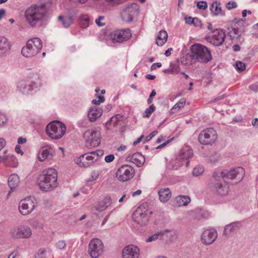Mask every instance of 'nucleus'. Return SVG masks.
Returning <instances> with one entry per match:
<instances>
[{"instance_id":"f257e3e1","label":"nucleus","mask_w":258,"mask_h":258,"mask_svg":"<svg viewBox=\"0 0 258 258\" xmlns=\"http://www.w3.org/2000/svg\"><path fill=\"white\" fill-rule=\"evenodd\" d=\"M245 174V170L241 167H237L229 171L224 170L220 173V176L214 175L211 179L210 186L214 191L218 195L224 196L228 192L229 186L225 183H223L222 178L230 179L234 180L237 184L242 180Z\"/></svg>"},{"instance_id":"f03ea898","label":"nucleus","mask_w":258,"mask_h":258,"mask_svg":"<svg viewBox=\"0 0 258 258\" xmlns=\"http://www.w3.org/2000/svg\"><path fill=\"white\" fill-rule=\"evenodd\" d=\"M47 12L45 4L32 5L25 11L26 21L32 27L40 26L46 19Z\"/></svg>"},{"instance_id":"7ed1b4c3","label":"nucleus","mask_w":258,"mask_h":258,"mask_svg":"<svg viewBox=\"0 0 258 258\" xmlns=\"http://www.w3.org/2000/svg\"><path fill=\"white\" fill-rule=\"evenodd\" d=\"M57 179V173L55 169H45L37 178L38 185L42 191H51L58 186Z\"/></svg>"},{"instance_id":"20e7f679","label":"nucleus","mask_w":258,"mask_h":258,"mask_svg":"<svg viewBox=\"0 0 258 258\" xmlns=\"http://www.w3.org/2000/svg\"><path fill=\"white\" fill-rule=\"evenodd\" d=\"M190 50L191 58L195 61L208 63L212 59L210 50L204 45L196 43L191 46Z\"/></svg>"},{"instance_id":"39448f33","label":"nucleus","mask_w":258,"mask_h":258,"mask_svg":"<svg viewBox=\"0 0 258 258\" xmlns=\"http://www.w3.org/2000/svg\"><path fill=\"white\" fill-rule=\"evenodd\" d=\"M46 132L52 139L58 140L62 137L66 132V127L61 122L57 120L50 122L46 127Z\"/></svg>"},{"instance_id":"423d86ee","label":"nucleus","mask_w":258,"mask_h":258,"mask_svg":"<svg viewBox=\"0 0 258 258\" xmlns=\"http://www.w3.org/2000/svg\"><path fill=\"white\" fill-rule=\"evenodd\" d=\"M152 214V212L148 210V204L144 203L134 212L133 218L138 224L145 226L148 223L150 215Z\"/></svg>"},{"instance_id":"0eeeda50","label":"nucleus","mask_w":258,"mask_h":258,"mask_svg":"<svg viewBox=\"0 0 258 258\" xmlns=\"http://www.w3.org/2000/svg\"><path fill=\"white\" fill-rule=\"evenodd\" d=\"M42 47L41 40L38 37L29 40L26 46H24L21 50L22 54L26 57H31L36 55Z\"/></svg>"},{"instance_id":"6e6552de","label":"nucleus","mask_w":258,"mask_h":258,"mask_svg":"<svg viewBox=\"0 0 258 258\" xmlns=\"http://www.w3.org/2000/svg\"><path fill=\"white\" fill-rule=\"evenodd\" d=\"M217 132L213 128H208L201 132L198 137L199 143L204 145L213 144L217 139Z\"/></svg>"},{"instance_id":"1a4fd4ad","label":"nucleus","mask_w":258,"mask_h":258,"mask_svg":"<svg viewBox=\"0 0 258 258\" xmlns=\"http://www.w3.org/2000/svg\"><path fill=\"white\" fill-rule=\"evenodd\" d=\"M104 251L102 241L98 238L92 239L89 244L88 252L93 258H98Z\"/></svg>"},{"instance_id":"9d476101","label":"nucleus","mask_w":258,"mask_h":258,"mask_svg":"<svg viewBox=\"0 0 258 258\" xmlns=\"http://www.w3.org/2000/svg\"><path fill=\"white\" fill-rule=\"evenodd\" d=\"M100 133L99 131L89 130L84 134L87 147H96L100 144Z\"/></svg>"},{"instance_id":"9b49d317","label":"nucleus","mask_w":258,"mask_h":258,"mask_svg":"<svg viewBox=\"0 0 258 258\" xmlns=\"http://www.w3.org/2000/svg\"><path fill=\"white\" fill-rule=\"evenodd\" d=\"M233 22L234 24L229 32V36L231 40L236 39L238 41H240L241 35L244 31V21L242 19H235Z\"/></svg>"},{"instance_id":"f8f14e48","label":"nucleus","mask_w":258,"mask_h":258,"mask_svg":"<svg viewBox=\"0 0 258 258\" xmlns=\"http://www.w3.org/2000/svg\"><path fill=\"white\" fill-rule=\"evenodd\" d=\"M135 174V170L131 166L123 165L118 168L116 172L117 178L121 181H126L132 178Z\"/></svg>"},{"instance_id":"ddd939ff","label":"nucleus","mask_w":258,"mask_h":258,"mask_svg":"<svg viewBox=\"0 0 258 258\" xmlns=\"http://www.w3.org/2000/svg\"><path fill=\"white\" fill-rule=\"evenodd\" d=\"M139 10V6L136 4H131L125 6L120 12L122 20L126 22L133 21V16Z\"/></svg>"},{"instance_id":"4468645a","label":"nucleus","mask_w":258,"mask_h":258,"mask_svg":"<svg viewBox=\"0 0 258 258\" xmlns=\"http://www.w3.org/2000/svg\"><path fill=\"white\" fill-rule=\"evenodd\" d=\"M212 33H214L211 36H206V39L207 41L214 46H218L221 45L224 41L225 34L222 29H215Z\"/></svg>"},{"instance_id":"2eb2a0df","label":"nucleus","mask_w":258,"mask_h":258,"mask_svg":"<svg viewBox=\"0 0 258 258\" xmlns=\"http://www.w3.org/2000/svg\"><path fill=\"white\" fill-rule=\"evenodd\" d=\"M10 234L16 238H29L32 235V231L28 227L20 226L12 229Z\"/></svg>"},{"instance_id":"dca6fc26","label":"nucleus","mask_w":258,"mask_h":258,"mask_svg":"<svg viewBox=\"0 0 258 258\" xmlns=\"http://www.w3.org/2000/svg\"><path fill=\"white\" fill-rule=\"evenodd\" d=\"M132 36L131 31L129 29L116 31L111 35V38L114 43L122 42L127 40Z\"/></svg>"},{"instance_id":"f3484780","label":"nucleus","mask_w":258,"mask_h":258,"mask_svg":"<svg viewBox=\"0 0 258 258\" xmlns=\"http://www.w3.org/2000/svg\"><path fill=\"white\" fill-rule=\"evenodd\" d=\"M34 202L30 199L22 200L19 203L20 212L23 215H27L34 209Z\"/></svg>"},{"instance_id":"a211bd4d","label":"nucleus","mask_w":258,"mask_h":258,"mask_svg":"<svg viewBox=\"0 0 258 258\" xmlns=\"http://www.w3.org/2000/svg\"><path fill=\"white\" fill-rule=\"evenodd\" d=\"M218 234L217 231L213 229L205 230L201 236L202 242L206 245L212 244L217 239Z\"/></svg>"},{"instance_id":"6ab92c4d","label":"nucleus","mask_w":258,"mask_h":258,"mask_svg":"<svg viewBox=\"0 0 258 258\" xmlns=\"http://www.w3.org/2000/svg\"><path fill=\"white\" fill-rule=\"evenodd\" d=\"M139 255L140 249L134 245H128L123 249L122 258H138Z\"/></svg>"},{"instance_id":"aec40b11","label":"nucleus","mask_w":258,"mask_h":258,"mask_svg":"<svg viewBox=\"0 0 258 258\" xmlns=\"http://www.w3.org/2000/svg\"><path fill=\"white\" fill-rule=\"evenodd\" d=\"M241 227V223L238 221L227 224L225 226L223 235L227 238H229L236 233Z\"/></svg>"},{"instance_id":"412c9836","label":"nucleus","mask_w":258,"mask_h":258,"mask_svg":"<svg viewBox=\"0 0 258 258\" xmlns=\"http://www.w3.org/2000/svg\"><path fill=\"white\" fill-rule=\"evenodd\" d=\"M54 154V151L49 145H46L41 148L38 159L40 161H43L46 159H51Z\"/></svg>"},{"instance_id":"4be33fe9","label":"nucleus","mask_w":258,"mask_h":258,"mask_svg":"<svg viewBox=\"0 0 258 258\" xmlns=\"http://www.w3.org/2000/svg\"><path fill=\"white\" fill-rule=\"evenodd\" d=\"M192 156V150L188 147H186L180 151L177 160L180 162L181 164H183L184 160L191 158Z\"/></svg>"},{"instance_id":"5701e85b","label":"nucleus","mask_w":258,"mask_h":258,"mask_svg":"<svg viewBox=\"0 0 258 258\" xmlns=\"http://www.w3.org/2000/svg\"><path fill=\"white\" fill-rule=\"evenodd\" d=\"M35 83L33 82H25L21 81L19 82L18 85V88L22 93L29 94L32 90L34 89Z\"/></svg>"},{"instance_id":"b1692460","label":"nucleus","mask_w":258,"mask_h":258,"mask_svg":"<svg viewBox=\"0 0 258 258\" xmlns=\"http://www.w3.org/2000/svg\"><path fill=\"white\" fill-rule=\"evenodd\" d=\"M102 113V110L100 108H97L96 107H91L88 113L89 120L91 122H94L99 118Z\"/></svg>"},{"instance_id":"393cba45","label":"nucleus","mask_w":258,"mask_h":258,"mask_svg":"<svg viewBox=\"0 0 258 258\" xmlns=\"http://www.w3.org/2000/svg\"><path fill=\"white\" fill-rule=\"evenodd\" d=\"M111 203V199L110 196H106L104 199L99 202L94 207L96 210L101 212L105 210Z\"/></svg>"},{"instance_id":"a878e982","label":"nucleus","mask_w":258,"mask_h":258,"mask_svg":"<svg viewBox=\"0 0 258 258\" xmlns=\"http://www.w3.org/2000/svg\"><path fill=\"white\" fill-rule=\"evenodd\" d=\"M11 45L8 39L4 37H0V57L7 53L10 49Z\"/></svg>"},{"instance_id":"bb28decb","label":"nucleus","mask_w":258,"mask_h":258,"mask_svg":"<svg viewBox=\"0 0 258 258\" xmlns=\"http://www.w3.org/2000/svg\"><path fill=\"white\" fill-rule=\"evenodd\" d=\"M158 193L159 200L162 203L168 202L171 198V191L169 188H161Z\"/></svg>"},{"instance_id":"cd10ccee","label":"nucleus","mask_w":258,"mask_h":258,"mask_svg":"<svg viewBox=\"0 0 258 258\" xmlns=\"http://www.w3.org/2000/svg\"><path fill=\"white\" fill-rule=\"evenodd\" d=\"M86 155L87 154L82 155L75 160V163L81 167H88L93 164V161H89L86 159L85 155Z\"/></svg>"},{"instance_id":"c85d7f7f","label":"nucleus","mask_w":258,"mask_h":258,"mask_svg":"<svg viewBox=\"0 0 258 258\" xmlns=\"http://www.w3.org/2000/svg\"><path fill=\"white\" fill-rule=\"evenodd\" d=\"M190 202V198L187 196H178L175 199V202L178 207L187 206Z\"/></svg>"},{"instance_id":"c756f323","label":"nucleus","mask_w":258,"mask_h":258,"mask_svg":"<svg viewBox=\"0 0 258 258\" xmlns=\"http://www.w3.org/2000/svg\"><path fill=\"white\" fill-rule=\"evenodd\" d=\"M131 159L133 161V163L135 164L138 167H141L145 161V157L140 153L134 154Z\"/></svg>"},{"instance_id":"7c9ffc66","label":"nucleus","mask_w":258,"mask_h":258,"mask_svg":"<svg viewBox=\"0 0 258 258\" xmlns=\"http://www.w3.org/2000/svg\"><path fill=\"white\" fill-rule=\"evenodd\" d=\"M168 38L167 33L165 30H161L157 36L156 43L158 46H162L166 41Z\"/></svg>"},{"instance_id":"2f4dec72","label":"nucleus","mask_w":258,"mask_h":258,"mask_svg":"<svg viewBox=\"0 0 258 258\" xmlns=\"http://www.w3.org/2000/svg\"><path fill=\"white\" fill-rule=\"evenodd\" d=\"M220 4L219 3H218L217 1L214 2L211 4V6L210 7V10L214 15H224L225 13L222 12L221 8L220 7Z\"/></svg>"},{"instance_id":"473e14b6","label":"nucleus","mask_w":258,"mask_h":258,"mask_svg":"<svg viewBox=\"0 0 258 258\" xmlns=\"http://www.w3.org/2000/svg\"><path fill=\"white\" fill-rule=\"evenodd\" d=\"M19 181V176L16 174H12L9 176L8 183L11 190L15 189L18 186Z\"/></svg>"},{"instance_id":"72a5a7b5","label":"nucleus","mask_w":258,"mask_h":258,"mask_svg":"<svg viewBox=\"0 0 258 258\" xmlns=\"http://www.w3.org/2000/svg\"><path fill=\"white\" fill-rule=\"evenodd\" d=\"M5 165L11 167H17L18 165L17 159L13 155H8Z\"/></svg>"},{"instance_id":"f704fd0d","label":"nucleus","mask_w":258,"mask_h":258,"mask_svg":"<svg viewBox=\"0 0 258 258\" xmlns=\"http://www.w3.org/2000/svg\"><path fill=\"white\" fill-rule=\"evenodd\" d=\"M122 118V116L119 114L110 118L109 120L106 123V127L109 129V127L112 125L113 126H116L118 124V122Z\"/></svg>"},{"instance_id":"c9c22d12","label":"nucleus","mask_w":258,"mask_h":258,"mask_svg":"<svg viewBox=\"0 0 258 258\" xmlns=\"http://www.w3.org/2000/svg\"><path fill=\"white\" fill-rule=\"evenodd\" d=\"M58 20L61 23L62 25L66 28L69 27L73 22L72 16L64 18L62 16H59L58 17Z\"/></svg>"},{"instance_id":"e433bc0d","label":"nucleus","mask_w":258,"mask_h":258,"mask_svg":"<svg viewBox=\"0 0 258 258\" xmlns=\"http://www.w3.org/2000/svg\"><path fill=\"white\" fill-rule=\"evenodd\" d=\"M156 107L154 104L151 105L149 108H147L143 114L144 117L149 118L151 114L155 110Z\"/></svg>"},{"instance_id":"4c0bfd02","label":"nucleus","mask_w":258,"mask_h":258,"mask_svg":"<svg viewBox=\"0 0 258 258\" xmlns=\"http://www.w3.org/2000/svg\"><path fill=\"white\" fill-rule=\"evenodd\" d=\"M164 234V232H157L150 237H149L146 240L147 242H150L153 241H155L159 238V236H161Z\"/></svg>"},{"instance_id":"58836bf2","label":"nucleus","mask_w":258,"mask_h":258,"mask_svg":"<svg viewBox=\"0 0 258 258\" xmlns=\"http://www.w3.org/2000/svg\"><path fill=\"white\" fill-rule=\"evenodd\" d=\"M204 171V169L202 166H198L194 168L192 174L195 176H198L203 174Z\"/></svg>"},{"instance_id":"ea45409f","label":"nucleus","mask_w":258,"mask_h":258,"mask_svg":"<svg viewBox=\"0 0 258 258\" xmlns=\"http://www.w3.org/2000/svg\"><path fill=\"white\" fill-rule=\"evenodd\" d=\"M185 103V99L184 98H181L177 103H176L172 109H171L172 112L173 113V110L176 109H179L181 107H183Z\"/></svg>"},{"instance_id":"a19ab883","label":"nucleus","mask_w":258,"mask_h":258,"mask_svg":"<svg viewBox=\"0 0 258 258\" xmlns=\"http://www.w3.org/2000/svg\"><path fill=\"white\" fill-rule=\"evenodd\" d=\"M45 249H39L35 254V258H46Z\"/></svg>"},{"instance_id":"79ce46f5","label":"nucleus","mask_w":258,"mask_h":258,"mask_svg":"<svg viewBox=\"0 0 258 258\" xmlns=\"http://www.w3.org/2000/svg\"><path fill=\"white\" fill-rule=\"evenodd\" d=\"M8 120L7 116L5 114L0 112V127L6 124Z\"/></svg>"},{"instance_id":"37998d69","label":"nucleus","mask_w":258,"mask_h":258,"mask_svg":"<svg viewBox=\"0 0 258 258\" xmlns=\"http://www.w3.org/2000/svg\"><path fill=\"white\" fill-rule=\"evenodd\" d=\"M80 22H85L86 23V25H82V28H86L87 27L88 25H89V18L88 17V16L87 15H82L80 18Z\"/></svg>"},{"instance_id":"c03bdc74","label":"nucleus","mask_w":258,"mask_h":258,"mask_svg":"<svg viewBox=\"0 0 258 258\" xmlns=\"http://www.w3.org/2000/svg\"><path fill=\"white\" fill-rule=\"evenodd\" d=\"M235 67L236 68V69L239 72H242L245 69V64L240 61H238L235 63Z\"/></svg>"},{"instance_id":"a18cd8bd","label":"nucleus","mask_w":258,"mask_h":258,"mask_svg":"<svg viewBox=\"0 0 258 258\" xmlns=\"http://www.w3.org/2000/svg\"><path fill=\"white\" fill-rule=\"evenodd\" d=\"M66 245V242L64 240H59L56 243V248L60 250L65 248Z\"/></svg>"},{"instance_id":"49530a36","label":"nucleus","mask_w":258,"mask_h":258,"mask_svg":"<svg viewBox=\"0 0 258 258\" xmlns=\"http://www.w3.org/2000/svg\"><path fill=\"white\" fill-rule=\"evenodd\" d=\"M197 6L198 9L201 10H206L208 7L207 4L205 1L199 2L197 3Z\"/></svg>"},{"instance_id":"de8ad7c7","label":"nucleus","mask_w":258,"mask_h":258,"mask_svg":"<svg viewBox=\"0 0 258 258\" xmlns=\"http://www.w3.org/2000/svg\"><path fill=\"white\" fill-rule=\"evenodd\" d=\"M237 4L235 2H229L226 4V8L228 10H230L237 7Z\"/></svg>"},{"instance_id":"09e8293b","label":"nucleus","mask_w":258,"mask_h":258,"mask_svg":"<svg viewBox=\"0 0 258 258\" xmlns=\"http://www.w3.org/2000/svg\"><path fill=\"white\" fill-rule=\"evenodd\" d=\"M104 151L102 150H97L95 152H91L90 153V154L95 155V157L98 159V156H101L103 155Z\"/></svg>"},{"instance_id":"8fccbe9b","label":"nucleus","mask_w":258,"mask_h":258,"mask_svg":"<svg viewBox=\"0 0 258 258\" xmlns=\"http://www.w3.org/2000/svg\"><path fill=\"white\" fill-rule=\"evenodd\" d=\"M156 94V92L155 90H153L151 92V93L150 94L149 97L147 100V103L148 104H151L153 101V98L154 97Z\"/></svg>"},{"instance_id":"3c124183","label":"nucleus","mask_w":258,"mask_h":258,"mask_svg":"<svg viewBox=\"0 0 258 258\" xmlns=\"http://www.w3.org/2000/svg\"><path fill=\"white\" fill-rule=\"evenodd\" d=\"M193 25L196 27H201L202 26V23L201 21L199 18H194Z\"/></svg>"},{"instance_id":"603ef678","label":"nucleus","mask_w":258,"mask_h":258,"mask_svg":"<svg viewBox=\"0 0 258 258\" xmlns=\"http://www.w3.org/2000/svg\"><path fill=\"white\" fill-rule=\"evenodd\" d=\"M86 156L85 157H86V159H87L89 161H93V163L97 160V158H96V157L95 156V155H93L92 154L91 155H87V154L86 155Z\"/></svg>"},{"instance_id":"864d4df0","label":"nucleus","mask_w":258,"mask_h":258,"mask_svg":"<svg viewBox=\"0 0 258 258\" xmlns=\"http://www.w3.org/2000/svg\"><path fill=\"white\" fill-rule=\"evenodd\" d=\"M114 159V156L113 154H109L108 155H107L105 157V161L107 163H110Z\"/></svg>"},{"instance_id":"5fc2aeb1","label":"nucleus","mask_w":258,"mask_h":258,"mask_svg":"<svg viewBox=\"0 0 258 258\" xmlns=\"http://www.w3.org/2000/svg\"><path fill=\"white\" fill-rule=\"evenodd\" d=\"M157 133L158 132L157 131H153L149 135L146 137L145 139V141L148 142L150 141L153 137H154L156 134H157Z\"/></svg>"},{"instance_id":"6e6d98bb","label":"nucleus","mask_w":258,"mask_h":258,"mask_svg":"<svg viewBox=\"0 0 258 258\" xmlns=\"http://www.w3.org/2000/svg\"><path fill=\"white\" fill-rule=\"evenodd\" d=\"M104 16H99L98 19H96L95 22L97 24V25L99 26H103L105 25L104 23H101L100 22V21L104 19Z\"/></svg>"},{"instance_id":"4d7b16f0","label":"nucleus","mask_w":258,"mask_h":258,"mask_svg":"<svg viewBox=\"0 0 258 258\" xmlns=\"http://www.w3.org/2000/svg\"><path fill=\"white\" fill-rule=\"evenodd\" d=\"M98 175H99V174L98 173L95 172H92L91 177L88 179V181H91L94 180H95L97 178V177H98Z\"/></svg>"},{"instance_id":"13d9d810","label":"nucleus","mask_w":258,"mask_h":258,"mask_svg":"<svg viewBox=\"0 0 258 258\" xmlns=\"http://www.w3.org/2000/svg\"><path fill=\"white\" fill-rule=\"evenodd\" d=\"M249 88L254 92L258 91V83L253 84L249 86Z\"/></svg>"},{"instance_id":"bf43d9fd","label":"nucleus","mask_w":258,"mask_h":258,"mask_svg":"<svg viewBox=\"0 0 258 258\" xmlns=\"http://www.w3.org/2000/svg\"><path fill=\"white\" fill-rule=\"evenodd\" d=\"M180 68L178 67H172L170 72L174 74H178L180 72Z\"/></svg>"},{"instance_id":"052dcab7","label":"nucleus","mask_w":258,"mask_h":258,"mask_svg":"<svg viewBox=\"0 0 258 258\" xmlns=\"http://www.w3.org/2000/svg\"><path fill=\"white\" fill-rule=\"evenodd\" d=\"M185 22L186 23L188 24H193L194 23V18H192L190 17H187V18H185Z\"/></svg>"},{"instance_id":"680f3d73","label":"nucleus","mask_w":258,"mask_h":258,"mask_svg":"<svg viewBox=\"0 0 258 258\" xmlns=\"http://www.w3.org/2000/svg\"><path fill=\"white\" fill-rule=\"evenodd\" d=\"M6 140L4 138H0V150L6 146Z\"/></svg>"},{"instance_id":"e2e57ef3","label":"nucleus","mask_w":258,"mask_h":258,"mask_svg":"<svg viewBox=\"0 0 258 258\" xmlns=\"http://www.w3.org/2000/svg\"><path fill=\"white\" fill-rule=\"evenodd\" d=\"M161 66H162V64L160 62L154 63L151 66V70H154L156 69V67L160 68L161 67Z\"/></svg>"},{"instance_id":"0e129e2a","label":"nucleus","mask_w":258,"mask_h":258,"mask_svg":"<svg viewBox=\"0 0 258 258\" xmlns=\"http://www.w3.org/2000/svg\"><path fill=\"white\" fill-rule=\"evenodd\" d=\"M27 140L26 138H23L22 137H19L18 139V143L19 144H23L26 142Z\"/></svg>"},{"instance_id":"69168bd1","label":"nucleus","mask_w":258,"mask_h":258,"mask_svg":"<svg viewBox=\"0 0 258 258\" xmlns=\"http://www.w3.org/2000/svg\"><path fill=\"white\" fill-rule=\"evenodd\" d=\"M15 151L18 154H23V152L22 151L21 147L19 145H16L15 147Z\"/></svg>"},{"instance_id":"338daca9","label":"nucleus","mask_w":258,"mask_h":258,"mask_svg":"<svg viewBox=\"0 0 258 258\" xmlns=\"http://www.w3.org/2000/svg\"><path fill=\"white\" fill-rule=\"evenodd\" d=\"M143 138H144V135L141 136L139 138H138L137 139V141H135L133 143V145L134 146H136L137 144H138L139 143L141 142V141H142V140L143 139Z\"/></svg>"},{"instance_id":"774afa93","label":"nucleus","mask_w":258,"mask_h":258,"mask_svg":"<svg viewBox=\"0 0 258 258\" xmlns=\"http://www.w3.org/2000/svg\"><path fill=\"white\" fill-rule=\"evenodd\" d=\"M234 51H238L240 49V47L238 44H235L232 47Z\"/></svg>"}]
</instances>
